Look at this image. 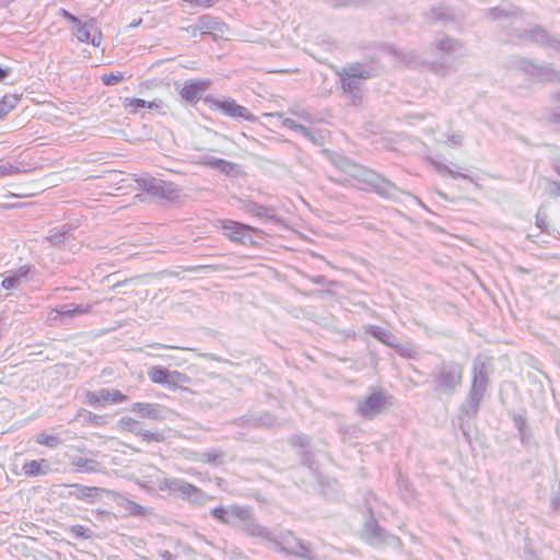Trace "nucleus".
Instances as JSON below:
<instances>
[{"instance_id":"obj_1","label":"nucleus","mask_w":560,"mask_h":560,"mask_svg":"<svg viewBox=\"0 0 560 560\" xmlns=\"http://www.w3.org/2000/svg\"><path fill=\"white\" fill-rule=\"evenodd\" d=\"M128 400L127 395L116 388H98L85 394V401L95 409H103L108 406L119 405Z\"/></svg>"},{"instance_id":"obj_2","label":"nucleus","mask_w":560,"mask_h":560,"mask_svg":"<svg viewBox=\"0 0 560 560\" xmlns=\"http://www.w3.org/2000/svg\"><path fill=\"white\" fill-rule=\"evenodd\" d=\"M206 103L209 104V106L212 109L219 110L223 113L224 115L232 117V118H243L247 121H256L257 117L252 114L247 108L244 106L237 104L232 98H214V97H207Z\"/></svg>"},{"instance_id":"obj_3","label":"nucleus","mask_w":560,"mask_h":560,"mask_svg":"<svg viewBox=\"0 0 560 560\" xmlns=\"http://www.w3.org/2000/svg\"><path fill=\"white\" fill-rule=\"evenodd\" d=\"M279 546L280 550L289 556L315 560L311 545L291 533L281 536Z\"/></svg>"},{"instance_id":"obj_4","label":"nucleus","mask_w":560,"mask_h":560,"mask_svg":"<svg viewBox=\"0 0 560 560\" xmlns=\"http://www.w3.org/2000/svg\"><path fill=\"white\" fill-rule=\"evenodd\" d=\"M220 223L223 234L230 241L240 244H253L252 234L257 231L254 226L229 219L221 220Z\"/></svg>"},{"instance_id":"obj_5","label":"nucleus","mask_w":560,"mask_h":560,"mask_svg":"<svg viewBox=\"0 0 560 560\" xmlns=\"http://www.w3.org/2000/svg\"><path fill=\"white\" fill-rule=\"evenodd\" d=\"M149 380L153 384L177 386L188 382L186 374L174 371L170 372L161 365H154L148 371Z\"/></svg>"},{"instance_id":"obj_6","label":"nucleus","mask_w":560,"mask_h":560,"mask_svg":"<svg viewBox=\"0 0 560 560\" xmlns=\"http://www.w3.org/2000/svg\"><path fill=\"white\" fill-rule=\"evenodd\" d=\"M121 182L126 183L127 187L135 188V184L139 187H143L147 191L153 195L166 196L168 198L177 196V189L171 183L166 182H147L143 179H137L131 176L124 178Z\"/></svg>"},{"instance_id":"obj_7","label":"nucleus","mask_w":560,"mask_h":560,"mask_svg":"<svg viewBox=\"0 0 560 560\" xmlns=\"http://www.w3.org/2000/svg\"><path fill=\"white\" fill-rule=\"evenodd\" d=\"M387 405V397L382 392H374L361 400L357 409L361 416L373 418L385 410Z\"/></svg>"},{"instance_id":"obj_8","label":"nucleus","mask_w":560,"mask_h":560,"mask_svg":"<svg viewBox=\"0 0 560 560\" xmlns=\"http://www.w3.org/2000/svg\"><path fill=\"white\" fill-rule=\"evenodd\" d=\"M211 515L223 524H229L232 518L241 521H248L252 518V513L248 509L234 505L231 508L218 506L211 511Z\"/></svg>"},{"instance_id":"obj_9","label":"nucleus","mask_w":560,"mask_h":560,"mask_svg":"<svg viewBox=\"0 0 560 560\" xmlns=\"http://www.w3.org/2000/svg\"><path fill=\"white\" fill-rule=\"evenodd\" d=\"M211 81L209 79L202 80H187L184 82L179 94L186 102H195L209 89Z\"/></svg>"},{"instance_id":"obj_10","label":"nucleus","mask_w":560,"mask_h":560,"mask_svg":"<svg viewBox=\"0 0 560 560\" xmlns=\"http://www.w3.org/2000/svg\"><path fill=\"white\" fill-rule=\"evenodd\" d=\"M71 487L75 488V490L71 492L70 495L79 501L88 503L96 502L103 494L117 495V493L110 490L98 487H89L80 485H72Z\"/></svg>"},{"instance_id":"obj_11","label":"nucleus","mask_w":560,"mask_h":560,"mask_svg":"<svg viewBox=\"0 0 560 560\" xmlns=\"http://www.w3.org/2000/svg\"><path fill=\"white\" fill-rule=\"evenodd\" d=\"M373 336L377 338L381 342L394 348L400 355L411 357L413 350L410 347H405L398 343L396 337L389 331L385 329H381L378 331L373 332Z\"/></svg>"},{"instance_id":"obj_12","label":"nucleus","mask_w":560,"mask_h":560,"mask_svg":"<svg viewBox=\"0 0 560 560\" xmlns=\"http://www.w3.org/2000/svg\"><path fill=\"white\" fill-rule=\"evenodd\" d=\"M48 470L49 463L45 458L27 460L22 465V472L28 478L45 475Z\"/></svg>"},{"instance_id":"obj_13","label":"nucleus","mask_w":560,"mask_h":560,"mask_svg":"<svg viewBox=\"0 0 560 560\" xmlns=\"http://www.w3.org/2000/svg\"><path fill=\"white\" fill-rule=\"evenodd\" d=\"M462 382V370L459 368L444 369L440 374V384L442 387L453 389Z\"/></svg>"},{"instance_id":"obj_14","label":"nucleus","mask_w":560,"mask_h":560,"mask_svg":"<svg viewBox=\"0 0 560 560\" xmlns=\"http://www.w3.org/2000/svg\"><path fill=\"white\" fill-rule=\"evenodd\" d=\"M369 190H373L384 197H389L395 192L396 187L392 182L376 174Z\"/></svg>"},{"instance_id":"obj_15","label":"nucleus","mask_w":560,"mask_h":560,"mask_svg":"<svg viewBox=\"0 0 560 560\" xmlns=\"http://www.w3.org/2000/svg\"><path fill=\"white\" fill-rule=\"evenodd\" d=\"M339 77L353 78V79H362L366 80L373 77V73L364 68H362L359 63H353L349 66L347 69H341L336 71Z\"/></svg>"},{"instance_id":"obj_16","label":"nucleus","mask_w":560,"mask_h":560,"mask_svg":"<svg viewBox=\"0 0 560 560\" xmlns=\"http://www.w3.org/2000/svg\"><path fill=\"white\" fill-rule=\"evenodd\" d=\"M124 107L130 114H136L140 108L158 109L159 106L153 102H147L142 98L126 97L124 100Z\"/></svg>"},{"instance_id":"obj_17","label":"nucleus","mask_w":560,"mask_h":560,"mask_svg":"<svg viewBox=\"0 0 560 560\" xmlns=\"http://www.w3.org/2000/svg\"><path fill=\"white\" fill-rule=\"evenodd\" d=\"M21 101L16 94H5L0 100V120L5 118Z\"/></svg>"},{"instance_id":"obj_18","label":"nucleus","mask_w":560,"mask_h":560,"mask_svg":"<svg viewBox=\"0 0 560 560\" xmlns=\"http://www.w3.org/2000/svg\"><path fill=\"white\" fill-rule=\"evenodd\" d=\"M35 442L38 445L46 446L48 448H56L61 444V439L58 434H50L46 431H42L35 436Z\"/></svg>"},{"instance_id":"obj_19","label":"nucleus","mask_w":560,"mask_h":560,"mask_svg":"<svg viewBox=\"0 0 560 560\" xmlns=\"http://www.w3.org/2000/svg\"><path fill=\"white\" fill-rule=\"evenodd\" d=\"M376 176V173L369 170V168H360L354 175V179H357L359 183L362 184V186L360 187V189L362 190H369L374 178Z\"/></svg>"},{"instance_id":"obj_20","label":"nucleus","mask_w":560,"mask_h":560,"mask_svg":"<svg viewBox=\"0 0 560 560\" xmlns=\"http://www.w3.org/2000/svg\"><path fill=\"white\" fill-rule=\"evenodd\" d=\"M121 505L126 510L128 516H145L150 513V511L147 508L128 499H124Z\"/></svg>"},{"instance_id":"obj_21","label":"nucleus","mask_w":560,"mask_h":560,"mask_svg":"<svg viewBox=\"0 0 560 560\" xmlns=\"http://www.w3.org/2000/svg\"><path fill=\"white\" fill-rule=\"evenodd\" d=\"M27 273H28L27 267L20 268L18 273L7 277L2 281V283H1L2 288L5 290H11V289L16 288L20 284L21 279L25 278L27 276Z\"/></svg>"},{"instance_id":"obj_22","label":"nucleus","mask_w":560,"mask_h":560,"mask_svg":"<svg viewBox=\"0 0 560 560\" xmlns=\"http://www.w3.org/2000/svg\"><path fill=\"white\" fill-rule=\"evenodd\" d=\"M72 465L75 467V470L79 472H91L95 471L97 464L93 459L78 457L72 460Z\"/></svg>"},{"instance_id":"obj_23","label":"nucleus","mask_w":560,"mask_h":560,"mask_svg":"<svg viewBox=\"0 0 560 560\" xmlns=\"http://www.w3.org/2000/svg\"><path fill=\"white\" fill-rule=\"evenodd\" d=\"M341 81V89L346 93H353L355 90H360L361 85L358 79L339 77Z\"/></svg>"},{"instance_id":"obj_24","label":"nucleus","mask_w":560,"mask_h":560,"mask_svg":"<svg viewBox=\"0 0 560 560\" xmlns=\"http://www.w3.org/2000/svg\"><path fill=\"white\" fill-rule=\"evenodd\" d=\"M222 458V453L215 450L202 453V460L207 464H218Z\"/></svg>"},{"instance_id":"obj_25","label":"nucleus","mask_w":560,"mask_h":560,"mask_svg":"<svg viewBox=\"0 0 560 560\" xmlns=\"http://www.w3.org/2000/svg\"><path fill=\"white\" fill-rule=\"evenodd\" d=\"M125 79L122 73H106L102 75V82L105 85H115Z\"/></svg>"},{"instance_id":"obj_26","label":"nucleus","mask_w":560,"mask_h":560,"mask_svg":"<svg viewBox=\"0 0 560 560\" xmlns=\"http://www.w3.org/2000/svg\"><path fill=\"white\" fill-rule=\"evenodd\" d=\"M58 312L61 316H75V315H81V314H85V313L90 312V307L83 306V305H75L74 307H72L70 310L58 311Z\"/></svg>"},{"instance_id":"obj_27","label":"nucleus","mask_w":560,"mask_h":560,"mask_svg":"<svg viewBox=\"0 0 560 560\" xmlns=\"http://www.w3.org/2000/svg\"><path fill=\"white\" fill-rule=\"evenodd\" d=\"M70 532L79 538L89 539L91 538L90 529L83 525H73L70 527Z\"/></svg>"},{"instance_id":"obj_28","label":"nucleus","mask_w":560,"mask_h":560,"mask_svg":"<svg viewBox=\"0 0 560 560\" xmlns=\"http://www.w3.org/2000/svg\"><path fill=\"white\" fill-rule=\"evenodd\" d=\"M18 173V167L10 163L0 165V177L10 176Z\"/></svg>"},{"instance_id":"obj_29","label":"nucleus","mask_w":560,"mask_h":560,"mask_svg":"<svg viewBox=\"0 0 560 560\" xmlns=\"http://www.w3.org/2000/svg\"><path fill=\"white\" fill-rule=\"evenodd\" d=\"M78 26V38L81 42H88L90 39V32L88 31L86 26L80 22V24H77Z\"/></svg>"},{"instance_id":"obj_30","label":"nucleus","mask_w":560,"mask_h":560,"mask_svg":"<svg viewBox=\"0 0 560 560\" xmlns=\"http://www.w3.org/2000/svg\"><path fill=\"white\" fill-rule=\"evenodd\" d=\"M210 165L215 168H220L221 171H226V168H232L233 164L230 162H226L224 160L218 159L213 162H210Z\"/></svg>"},{"instance_id":"obj_31","label":"nucleus","mask_w":560,"mask_h":560,"mask_svg":"<svg viewBox=\"0 0 560 560\" xmlns=\"http://www.w3.org/2000/svg\"><path fill=\"white\" fill-rule=\"evenodd\" d=\"M200 22L205 25L207 30L214 28L212 24H215V21L212 20L210 16H202L200 18Z\"/></svg>"},{"instance_id":"obj_32","label":"nucleus","mask_w":560,"mask_h":560,"mask_svg":"<svg viewBox=\"0 0 560 560\" xmlns=\"http://www.w3.org/2000/svg\"><path fill=\"white\" fill-rule=\"evenodd\" d=\"M61 15L67 19L68 21L74 23L75 25L77 24H80V21L74 16L72 15L71 13H69L67 10H61Z\"/></svg>"},{"instance_id":"obj_33","label":"nucleus","mask_w":560,"mask_h":560,"mask_svg":"<svg viewBox=\"0 0 560 560\" xmlns=\"http://www.w3.org/2000/svg\"><path fill=\"white\" fill-rule=\"evenodd\" d=\"M183 490L186 493H196L198 491V489L191 483H185Z\"/></svg>"},{"instance_id":"obj_34","label":"nucleus","mask_w":560,"mask_h":560,"mask_svg":"<svg viewBox=\"0 0 560 560\" xmlns=\"http://www.w3.org/2000/svg\"><path fill=\"white\" fill-rule=\"evenodd\" d=\"M283 124H284V126H287V127H289V128H291V129H293V130H296V129H301V128H302L300 125H296V124H295L293 120H291V119H285Z\"/></svg>"},{"instance_id":"obj_35","label":"nucleus","mask_w":560,"mask_h":560,"mask_svg":"<svg viewBox=\"0 0 560 560\" xmlns=\"http://www.w3.org/2000/svg\"><path fill=\"white\" fill-rule=\"evenodd\" d=\"M261 207H258L256 205H254L252 208H249V211L255 213L256 215H260L261 214Z\"/></svg>"},{"instance_id":"obj_36","label":"nucleus","mask_w":560,"mask_h":560,"mask_svg":"<svg viewBox=\"0 0 560 560\" xmlns=\"http://www.w3.org/2000/svg\"><path fill=\"white\" fill-rule=\"evenodd\" d=\"M8 72L0 67V82L7 77Z\"/></svg>"},{"instance_id":"obj_37","label":"nucleus","mask_w":560,"mask_h":560,"mask_svg":"<svg viewBox=\"0 0 560 560\" xmlns=\"http://www.w3.org/2000/svg\"><path fill=\"white\" fill-rule=\"evenodd\" d=\"M278 72H280V73H289L291 71L290 70H279Z\"/></svg>"},{"instance_id":"obj_38","label":"nucleus","mask_w":560,"mask_h":560,"mask_svg":"<svg viewBox=\"0 0 560 560\" xmlns=\"http://www.w3.org/2000/svg\"><path fill=\"white\" fill-rule=\"evenodd\" d=\"M559 175H560V171H559Z\"/></svg>"}]
</instances>
